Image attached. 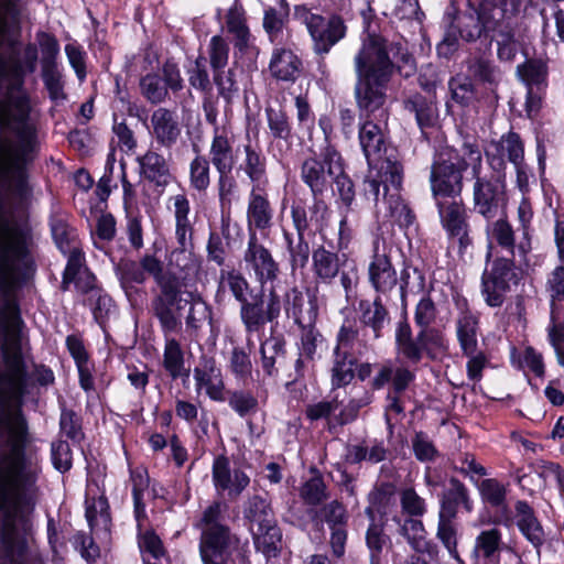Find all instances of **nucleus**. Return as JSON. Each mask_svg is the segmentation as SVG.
Returning a JSON list of instances; mask_svg holds the SVG:
<instances>
[{"label":"nucleus","instance_id":"nucleus-1","mask_svg":"<svg viewBox=\"0 0 564 564\" xmlns=\"http://www.w3.org/2000/svg\"><path fill=\"white\" fill-rule=\"evenodd\" d=\"M21 327L17 307L8 303L0 311V400L18 406H0V556L12 558L24 549L42 556L30 519L40 497L36 482L41 460L35 451H26L31 436L20 405L34 383L46 387L54 382L53 371L43 365L28 373L21 354Z\"/></svg>","mask_w":564,"mask_h":564},{"label":"nucleus","instance_id":"nucleus-2","mask_svg":"<svg viewBox=\"0 0 564 564\" xmlns=\"http://www.w3.org/2000/svg\"><path fill=\"white\" fill-rule=\"evenodd\" d=\"M0 129L14 135L0 139V195L23 197L28 192V167L40 152L37 120L23 96L9 107L6 94L0 91Z\"/></svg>","mask_w":564,"mask_h":564},{"label":"nucleus","instance_id":"nucleus-3","mask_svg":"<svg viewBox=\"0 0 564 564\" xmlns=\"http://www.w3.org/2000/svg\"><path fill=\"white\" fill-rule=\"evenodd\" d=\"M23 12L21 0H0V91L6 104L12 107L23 96L31 108L28 95L22 90L24 76L33 73L37 62V48L29 44L22 59L19 56V24Z\"/></svg>","mask_w":564,"mask_h":564},{"label":"nucleus","instance_id":"nucleus-4","mask_svg":"<svg viewBox=\"0 0 564 564\" xmlns=\"http://www.w3.org/2000/svg\"><path fill=\"white\" fill-rule=\"evenodd\" d=\"M354 64L357 76L355 98L359 110L367 116L383 111L387 87L394 72L386 40L377 34H368L354 58Z\"/></svg>","mask_w":564,"mask_h":564},{"label":"nucleus","instance_id":"nucleus-5","mask_svg":"<svg viewBox=\"0 0 564 564\" xmlns=\"http://www.w3.org/2000/svg\"><path fill=\"white\" fill-rule=\"evenodd\" d=\"M301 180L310 187L315 199L323 195L333 184L347 206L355 197L354 184L345 172L344 161L337 149L327 140L318 151L311 154L301 163Z\"/></svg>","mask_w":564,"mask_h":564},{"label":"nucleus","instance_id":"nucleus-6","mask_svg":"<svg viewBox=\"0 0 564 564\" xmlns=\"http://www.w3.org/2000/svg\"><path fill=\"white\" fill-rule=\"evenodd\" d=\"M467 162L471 165L473 208L485 219H495L507 203V164L491 159V166L485 165L480 149L468 150Z\"/></svg>","mask_w":564,"mask_h":564},{"label":"nucleus","instance_id":"nucleus-7","mask_svg":"<svg viewBox=\"0 0 564 564\" xmlns=\"http://www.w3.org/2000/svg\"><path fill=\"white\" fill-rule=\"evenodd\" d=\"M32 237L18 225L0 227V295L9 297L34 270Z\"/></svg>","mask_w":564,"mask_h":564},{"label":"nucleus","instance_id":"nucleus-8","mask_svg":"<svg viewBox=\"0 0 564 564\" xmlns=\"http://www.w3.org/2000/svg\"><path fill=\"white\" fill-rule=\"evenodd\" d=\"M380 181L366 178L364 192L372 199L377 213L390 217L400 227H409L414 223L415 215L402 199L399 191L403 181V166L398 160L388 156L379 166Z\"/></svg>","mask_w":564,"mask_h":564},{"label":"nucleus","instance_id":"nucleus-9","mask_svg":"<svg viewBox=\"0 0 564 564\" xmlns=\"http://www.w3.org/2000/svg\"><path fill=\"white\" fill-rule=\"evenodd\" d=\"M436 318V307L429 296H423L416 304L414 321L420 327V332L413 337L412 329L408 321L398 323L395 329V344L399 354H401L411 364H419L424 354L430 352L431 346H441V336L437 330L429 326Z\"/></svg>","mask_w":564,"mask_h":564},{"label":"nucleus","instance_id":"nucleus-10","mask_svg":"<svg viewBox=\"0 0 564 564\" xmlns=\"http://www.w3.org/2000/svg\"><path fill=\"white\" fill-rule=\"evenodd\" d=\"M220 516L221 505L214 502L197 523L200 529L199 555L204 564H228L239 547V538L219 522Z\"/></svg>","mask_w":564,"mask_h":564},{"label":"nucleus","instance_id":"nucleus-11","mask_svg":"<svg viewBox=\"0 0 564 564\" xmlns=\"http://www.w3.org/2000/svg\"><path fill=\"white\" fill-rule=\"evenodd\" d=\"M148 269L153 276L160 292L153 297L151 307L153 315L158 318L163 334H172L180 329L182 323L178 313L174 310L181 308V286L178 279L172 274L163 273L162 262L149 261Z\"/></svg>","mask_w":564,"mask_h":564},{"label":"nucleus","instance_id":"nucleus-12","mask_svg":"<svg viewBox=\"0 0 564 564\" xmlns=\"http://www.w3.org/2000/svg\"><path fill=\"white\" fill-rule=\"evenodd\" d=\"M475 143L465 142L456 161L438 159L431 166L430 184L434 200L455 199L464 188V171L470 170L467 162L468 150H479Z\"/></svg>","mask_w":564,"mask_h":564},{"label":"nucleus","instance_id":"nucleus-13","mask_svg":"<svg viewBox=\"0 0 564 564\" xmlns=\"http://www.w3.org/2000/svg\"><path fill=\"white\" fill-rule=\"evenodd\" d=\"M243 514L253 535L256 549L267 557L275 556L282 534L270 502L260 496H253L247 501Z\"/></svg>","mask_w":564,"mask_h":564},{"label":"nucleus","instance_id":"nucleus-14","mask_svg":"<svg viewBox=\"0 0 564 564\" xmlns=\"http://www.w3.org/2000/svg\"><path fill=\"white\" fill-rule=\"evenodd\" d=\"M312 268L316 282L321 284L329 285L340 275V284L346 299H349L359 281L356 263L354 261L349 262L345 254L340 257L338 253L327 250L324 246L313 251Z\"/></svg>","mask_w":564,"mask_h":564},{"label":"nucleus","instance_id":"nucleus-15","mask_svg":"<svg viewBox=\"0 0 564 564\" xmlns=\"http://www.w3.org/2000/svg\"><path fill=\"white\" fill-rule=\"evenodd\" d=\"M294 18L305 25L317 54H326L346 33L344 21L338 15L325 18L306 6H296Z\"/></svg>","mask_w":564,"mask_h":564},{"label":"nucleus","instance_id":"nucleus-16","mask_svg":"<svg viewBox=\"0 0 564 564\" xmlns=\"http://www.w3.org/2000/svg\"><path fill=\"white\" fill-rule=\"evenodd\" d=\"M513 259L496 258L491 268L481 275V296L490 307L502 306L511 283H518Z\"/></svg>","mask_w":564,"mask_h":564},{"label":"nucleus","instance_id":"nucleus-17","mask_svg":"<svg viewBox=\"0 0 564 564\" xmlns=\"http://www.w3.org/2000/svg\"><path fill=\"white\" fill-rule=\"evenodd\" d=\"M486 234L490 245L496 246L513 259L514 264H528V257L532 251V241L523 240V234L517 231L507 217L488 220Z\"/></svg>","mask_w":564,"mask_h":564},{"label":"nucleus","instance_id":"nucleus-18","mask_svg":"<svg viewBox=\"0 0 564 564\" xmlns=\"http://www.w3.org/2000/svg\"><path fill=\"white\" fill-rule=\"evenodd\" d=\"M282 311L280 296L272 290L264 297L262 292L240 303V319L247 334L260 332L267 323L275 322Z\"/></svg>","mask_w":564,"mask_h":564},{"label":"nucleus","instance_id":"nucleus-19","mask_svg":"<svg viewBox=\"0 0 564 564\" xmlns=\"http://www.w3.org/2000/svg\"><path fill=\"white\" fill-rule=\"evenodd\" d=\"M442 228L449 239L458 243V252L464 253L471 245L468 213L463 200H435Z\"/></svg>","mask_w":564,"mask_h":564},{"label":"nucleus","instance_id":"nucleus-20","mask_svg":"<svg viewBox=\"0 0 564 564\" xmlns=\"http://www.w3.org/2000/svg\"><path fill=\"white\" fill-rule=\"evenodd\" d=\"M517 75L527 87L525 110L532 118L542 107L547 87V64L542 59H528L517 66Z\"/></svg>","mask_w":564,"mask_h":564},{"label":"nucleus","instance_id":"nucleus-21","mask_svg":"<svg viewBox=\"0 0 564 564\" xmlns=\"http://www.w3.org/2000/svg\"><path fill=\"white\" fill-rule=\"evenodd\" d=\"M243 262L249 272H253L256 280L263 286L278 278L279 264L272 253L259 242L256 232L248 238L247 248L243 252Z\"/></svg>","mask_w":564,"mask_h":564},{"label":"nucleus","instance_id":"nucleus-22","mask_svg":"<svg viewBox=\"0 0 564 564\" xmlns=\"http://www.w3.org/2000/svg\"><path fill=\"white\" fill-rule=\"evenodd\" d=\"M149 132L163 149H172L181 139L182 122L176 110L159 107L150 116Z\"/></svg>","mask_w":564,"mask_h":564},{"label":"nucleus","instance_id":"nucleus-23","mask_svg":"<svg viewBox=\"0 0 564 564\" xmlns=\"http://www.w3.org/2000/svg\"><path fill=\"white\" fill-rule=\"evenodd\" d=\"M212 477L216 490L226 492L229 499H237L250 482L249 476L240 468H232L224 455L214 459Z\"/></svg>","mask_w":564,"mask_h":564},{"label":"nucleus","instance_id":"nucleus-24","mask_svg":"<svg viewBox=\"0 0 564 564\" xmlns=\"http://www.w3.org/2000/svg\"><path fill=\"white\" fill-rule=\"evenodd\" d=\"M236 138L228 127H216L213 129V137L208 150V161L216 172L232 171L237 163L235 150Z\"/></svg>","mask_w":564,"mask_h":564},{"label":"nucleus","instance_id":"nucleus-25","mask_svg":"<svg viewBox=\"0 0 564 564\" xmlns=\"http://www.w3.org/2000/svg\"><path fill=\"white\" fill-rule=\"evenodd\" d=\"M479 4L486 19L496 25V31L506 35L512 28H519L523 0H481Z\"/></svg>","mask_w":564,"mask_h":564},{"label":"nucleus","instance_id":"nucleus-26","mask_svg":"<svg viewBox=\"0 0 564 564\" xmlns=\"http://www.w3.org/2000/svg\"><path fill=\"white\" fill-rule=\"evenodd\" d=\"M196 390H204L205 393L217 402L226 400L225 382L221 369L216 365L214 358L203 356L194 369Z\"/></svg>","mask_w":564,"mask_h":564},{"label":"nucleus","instance_id":"nucleus-27","mask_svg":"<svg viewBox=\"0 0 564 564\" xmlns=\"http://www.w3.org/2000/svg\"><path fill=\"white\" fill-rule=\"evenodd\" d=\"M371 341L372 336L365 327L357 326L355 319H345L336 335L334 350L357 357L368 350Z\"/></svg>","mask_w":564,"mask_h":564},{"label":"nucleus","instance_id":"nucleus-28","mask_svg":"<svg viewBox=\"0 0 564 564\" xmlns=\"http://www.w3.org/2000/svg\"><path fill=\"white\" fill-rule=\"evenodd\" d=\"M459 508L470 513L474 509V503L465 484L456 477H451L448 485L440 495V509L437 514L457 518Z\"/></svg>","mask_w":564,"mask_h":564},{"label":"nucleus","instance_id":"nucleus-29","mask_svg":"<svg viewBox=\"0 0 564 564\" xmlns=\"http://www.w3.org/2000/svg\"><path fill=\"white\" fill-rule=\"evenodd\" d=\"M368 280L377 295H387L398 284V275L391 259L386 253H379L375 249L368 265Z\"/></svg>","mask_w":564,"mask_h":564},{"label":"nucleus","instance_id":"nucleus-30","mask_svg":"<svg viewBox=\"0 0 564 564\" xmlns=\"http://www.w3.org/2000/svg\"><path fill=\"white\" fill-rule=\"evenodd\" d=\"M358 137L359 144L369 166L378 164L379 162L381 165L388 156H392L393 160H398L393 153L387 154L382 158V151H384V153L387 152L386 139L380 126L373 121L367 120L364 122L359 129Z\"/></svg>","mask_w":564,"mask_h":564},{"label":"nucleus","instance_id":"nucleus-31","mask_svg":"<svg viewBox=\"0 0 564 564\" xmlns=\"http://www.w3.org/2000/svg\"><path fill=\"white\" fill-rule=\"evenodd\" d=\"M161 262L156 257L145 254L140 262L131 259H121L115 267L116 275L120 281L126 295L130 296L135 291V285L143 284L147 280L149 261Z\"/></svg>","mask_w":564,"mask_h":564},{"label":"nucleus","instance_id":"nucleus-32","mask_svg":"<svg viewBox=\"0 0 564 564\" xmlns=\"http://www.w3.org/2000/svg\"><path fill=\"white\" fill-rule=\"evenodd\" d=\"M174 238L176 246L167 257V265L171 270L183 273L185 278L196 274L200 268V260L194 252L193 236Z\"/></svg>","mask_w":564,"mask_h":564},{"label":"nucleus","instance_id":"nucleus-33","mask_svg":"<svg viewBox=\"0 0 564 564\" xmlns=\"http://www.w3.org/2000/svg\"><path fill=\"white\" fill-rule=\"evenodd\" d=\"M361 326L371 332L372 340L382 336V329L390 322V315L383 304L382 296L376 295L372 301L361 300L358 303Z\"/></svg>","mask_w":564,"mask_h":564},{"label":"nucleus","instance_id":"nucleus-34","mask_svg":"<svg viewBox=\"0 0 564 564\" xmlns=\"http://www.w3.org/2000/svg\"><path fill=\"white\" fill-rule=\"evenodd\" d=\"M487 164L491 166V159L501 160L506 164L507 159L512 165L524 162V143L521 137L509 131L500 137L498 141L491 142V149L485 152Z\"/></svg>","mask_w":564,"mask_h":564},{"label":"nucleus","instance_id":"nucleus-35","mask_svg":"<svg viewBox=\"0 0 564 564\" xmlns=\"http://www.w3.org/2000/svg\"><path fill=\"white\" fill-rule=\"evenodd\" d=\"M137 161L141 175L156 187L164 189L172 182L173 175L167 160L158 151L150 149Z\"/></svg>","mask_w":564,"mask_h":564},{"label":"nucleus","instance_id":"nucleus-36","mask_svg":"<svg viewBox=\"0 0 564 564\" xmlns=\"http://www.w3.org/2000/svg\"><path fill=\"white\" fill-rule=\"evenodd\" d=\"M478 324V317L469 310L467 302L464 301L459 305V313L456 317L455 326L459 346L466 356H471L477 351Z\"/></svg>","mask_w":564,"mask_h":564},{"label":"nucleus","instance_id":"nucleus-37","mask_svg":"<svg viewBox=\"0 0 564 564\" xmlns=\"http://www.w3.org/2000/svg\"><path fill=\"white\" fill-rule=\"evenodd\" d=\"M285 311L301 328L314 326L318 316L316 300H306L296 288L286 294Z\"/></svg>","mask_w":564,"mask_h":564},{"label":"nucleus","instance_id":"nucleus-38","mask_svg":"<svg viewBox=\"0 0 564 564\" xmlns=\"http://www.w3.org/2000/svg\"><path fill=\"white\" fill-rule=\"evenodd\" d=\"M273 210L265 195L253 186L249 193L247 206V223L249 235L256 229L264 231L271 228Z\"/></svg>","mask_w":564,"mask_h":564},{"label":"nucleus","instance_id":"nucleus-39","mask_svg":"<svg viewBox=\"0 0 564 564\" xmlns=\"http://www.w3.org/2000/svg\"><path fill=\"white\" fill-rule=\"evenodd\" d=\"M302 67L301 58L292 50L285 47L273 50L269 70L275 79L294 83L300 77Z\"/></svg>","mask_w":564,"mask_h":564},{"label":"nucleus","instance_id":"nucleus-40","mask_svg":"<svg viewBox=\"0 0 564 564\" xmlns=\"http://www.w3.org/2000/svg\"><path fill=\"white\" fill-rule=\"evenodd\" d=\"M503 549L502 532L497 527L481 530L475 538L471 556L488 563L498 564Z\"/></svg>","mask_w":564,"mask_h":564},{"label":"nucleus","instance_id":"nucleus-41","mask_svg":"<svg viewBox=\"0 0 564 564\" xmlns=\"http://www.w3.org/2000/svg\"><path fill=\"white\" fill-rule=\"evenodd\" d=\"M517 525L525 539L538 550L545 541V535L541 523L534 514L531 506L523 500H519L514 505Z\"/></svg>","mask_w":564,"mask_h":564},{"label":"nucleus","instance_id":"nucleus-42","mask_svg":"<svg viewBox=\"0 0 564 564\" xmlns=\"http://www.w3.org/2000/svg\"><path fill=\"white\" fill-rule=\"evenodd\" d=\"M393 521L399 524V534L405 539L415 553L432 554L435 551V545L427 540V532L420 519L405 518L401 521L400 518L394 517Z\"/></svg>","mask_w":564,"mask_h":564},{"label":"nucleus","instance_id":"nucleus-43","mask_svg":"<svg viewBox=\"0 0 564 564\" xmlns=\"http://www.w3.org/2000/svg\"><path fill=\"white\" fill-rule=\"evenodd\" d=\"M285 340L281 336H271L260 345L261 367L267 376L275 377L286 360Z\"/></svg>","mask_w":564,"mask_h":564},{"label":"nucleus","instance_id":"nucleus-44","mask_svg":"<svg viewBox=\"0 0 564 564\" xmlns=\"http://www.w3.org/2000/svg\"><path fill=\"white\" fill-rule=\"evenodd\" d=\"M225 29L232 36L235 47L246 51L252 43V35L247 24L246 12L241 6L235 4L225 17Z\"/></svg>","mask_w":564,"mask_h":564},{"label":"nucleus","instance_id":"nucleus-45","mask_svg":"<svg viewBox=\"0 0 564 564\" xmlns=\"http://www.w3.org/2000/svg\"><path fill=\"white\" fill-rule=\"evenodd\" d=\"M327 210L328 208L323 199L314 198V203L310 207L311 216L308 218L305 206L301 203H294L291 206V217L296 235H305L311 224L316 227L322 226Z\"/></svg>","mask_w":564,"mask_h":564},{"label":"nucleus","instance_id":"nucleus-46","mask_svg":"<svg viewBox=\"0 0 564 564\" xmlns=\"http://www.w3.org/2000/svg\"><path fill=\"white\" fill-rule=\"evenodd\" d=\"M495 31L496 25L486 19L480 4L474 9L473 13L465 14L459 21V34L468 42L482 36L490 37Z\"/></svg>","mask_w":564,"mask_h":564},{"label":"nucleus","instance_id":"nucleus-47","mask_svg":"<svg viewBox=\"0 0 564 564\" xmlns=\"http://www.w3.org/2000/svg\"><path fill=\"white\" fill-rule=\"evenodd\" d=\"M243 160L240 164V171L256 186L267 181V158L259 147L251 143L243 145Z\"/></svg>","mask_w":564,"mask_h":564},{"label":"nucleus","instance_id":"nucleus-48","mask_svg":"<svg viewBox=\"0 0 564 564\" xmlns=\"http://www.w3.org/2000/svg\"><path fill=\"white\" fill-rule=\"evenodd\" d=\"M403 107L406 111L414 115L422 130L433 127L437 122V107L431 98L415 93L403 100Z\"/></svg>","mask_w":564,"mask_h":564},{"label":"nucleus","instance_id":"nucleus-49","mask_svg":"<svg viewBox=\"0 0 564 564\" xmlns=\"http://www.w3.org/2000/svg\"><path fill=\"white\" fill-rule=\"evenodd\" d=\"M436 539L441 542L448 555L458 564H466L458 552L459 525L456 518L438 516Z\"/></svg>","mask_w":564,"mask_h":564},{"label":"nucleus","instance_id":"nucleus-50","mask_svg":"<svg viewBox=\"0 0 564 564\" xmlns=\"http://www.w3.org/2000/svg\"><path fill=\"white\" fill-rule=\"evenodd\" d=\"M216 192L223 215H230L235 204L241 199V192L232 171L217 172Z\"/></svg>","mask_w":564,"mask_h":564},{"label":"nucleus","instance_id":"nucleus-51","mask_svg":"<svg viewBox=\"0 0 564 564\" xmlns=\"http://www.w3.org/2000/svg\"><path fill=\"white\" fill-rule=\"evenodd\" d=\"M544 291L549 297L550 312L554 319L564 303V263L561 262L546 274Z\"/></svg>","mask_w":564,"mask_h":564},{"label":"nucleus","instance_id":"nucleus-52","mask_svg":"<svg viewBox=\"0 0 564 564\" xmlns=\"http://www.w3.org/2000/svg\"><path fill=\"white\" fill-rule=\"evenodd\" d=\"M175 220L174 237L193 236V224L189 219L191 203L184 191L169 198Z\"/></svg>","mask_w":564,"mask_h":564},{"label":"nucleus","instance_id":"nucleus-53","mask_svg":"<svg viewBox=\"0 0 564 564\" xmlns=\"http://www.w3.org/2000/svg\"><path fill=\"white\" fill-rule=\"evenodd\" d=\"M189 310L185 318L186 332L191 337H197L203 326L212 323L213 312L210 306L199 296L191 295Z\"/></svg>","mask_w":564,"mask_h":564},{"label":"nucleus","instance_id":"nucleus-54","mask_svg":"<svg viewBox=\"0 0 564 564\" xmlns=\"http://www.w3.org/2000/svg\"><path fill=\"white\" fill-rule=\"evenodd\" d=\"M368 502L377 508L381 518L389 516L398 503L395 485L389 481L377 485L368 494Z\"/></svg>","mask_w":564,"mask_h":564},{"label":"nucleus","instance_id":"nucleus-55","mask_svg":"<svg viewBox=\"0 0 564 564\" xmlns=\"http://www.w3.org/2000/svg\"><path fill=\"white\" fill-rule=\"evenodd\" d=\"M333 356L332 387L341 388L352 381L357 357L337 350H334Z\"/></svg>","mask_w":564,"mask_h":564},{"label":"nucleus","instance_id":"nucleus-56","mask_svg":"<svg viewBox=\"0 0 564 564\" xmlns=\"http://www.w3.org/2000/svg\"><path fill=\"white\" fill-rule=\"evenodd\" d=\"M171 334L165 335V346L163 354L164 369L173 379L180 377H188V370L184 367V355L180 343L170 337Z\"/></svg>","mask_w":564,"mask_h":564},{"label":"nucleus","instance_id":"nucleus-57","mask_svg":"<svg viewBox=\"0 0 564 564\" xmlns=\"http://www.w3.org/2000/svg\"><path fill=\"white\" fill-rule=\"evenodd\" d=\"M283 237L286 242L292 273L299 269H304L308 263L311 253V248L305 239V235L294 236L291 232L284 231Z\"/></svg>","mask_w":564,"mask_h":564},{"label":"nucleus","instance_id":"nucleus-58","mask_svg":"<svg viewBox=\"0 0 564 564\" xmlns=\"http://www.w3.org/2000/svg\"><path fill=\"white\" fill-rule=\"evenodd\" d=\"M210 162L202 154L196 155L188 166V182L192 189L206 193L212 184Z\"/></svg>","mask_w":564,"mask_h":564},{"label":"nucleus","instance_id":"nucleus-59","mask_svg":"<svg viewBox=\"0 0 564 564\" xmlns=\"http://www.w3.org/2000/svg\"><path fill=\"white\" fill-rule=\"evenodd\" d=\"M386 522L369 523L366 530V545L369 550L370 564H380L383 549L391 543L390 536L384 530Z\"/></svg>","mask_w":564,"mask_h":564},{"label":"nucleus","instance_id":"nucleus-60","mask_svg":"<svg viewBox=\"0 0 564 564\" xmlns=\"http://www.w3.org/2000/svg\"><path fill=\"white\" fill-rule=\"evenodd\" d=\"M226 400L230 409L240 417L256 414L259 408L258 399L250 390L237 389L228 391Z\"/></svg>","mask_w":564,"mask_h":564},{"label":"nucleus","instance_id":"nucleus-61","mask_svg":"<svg viewBox=\"0 0 564 564\" xmlns=\"http://www.w3.org/2000/svg\"><path fill=\"white\" fill-rule=\"evenodd\" d=\"M341 401L338 399V395L336 394L329 399H323L314 403H308L305 406L304 413L306 419L311 422L326 420L328 424V430L330 431L332 427L336 425L335 421H330V416L338 410Z\"/></svg>","mask_w":564,"mask_h":564},{"label":"nucleus","instance_id":"nucleus-62","mask_svg":"<svg viewBox=\"0 0 564 564\" xmlns=\"http://www.w3.org/2000/svg\"><path fill=\"white\" fill-rule=\"evenodd\" d=\"M288 15L289 8L284 1L281 2L280 8L269 7L264 10L263 29L271 42L281 37Z\"/></svg>","mask_w":564,"mask_h":564},{"label":"nucleus","instance_id":"nucleus-63","mask_svg":"<svg viewBox=\"0 0 564 564\" xmlns=\"http://www.w3.org/2000/svg\"><path fill=\"white\" fill-rule=\"evenodd\" d=\"M140 90L142 96L154 105L164 102L169 97L167 88L162 77L158 74H147L143 76L140 79Z\"/></svg>","mask_w":564,"mask_h":564},{"label":"nucleus","instance_id":"nucleus-64","mask_svg":"<svg viewBox=\"0 0 564 564\" xmlns=\"http://www.w3.org/2000/svg\"><path fill=\"white\" fill-rule=\"evenodd\" d=\"M481 500L492 508H500L506 502L507 488L496 478H486L478 486Z\"/></svg>","mask_w":564,"mask_h":564}]
</instances>
